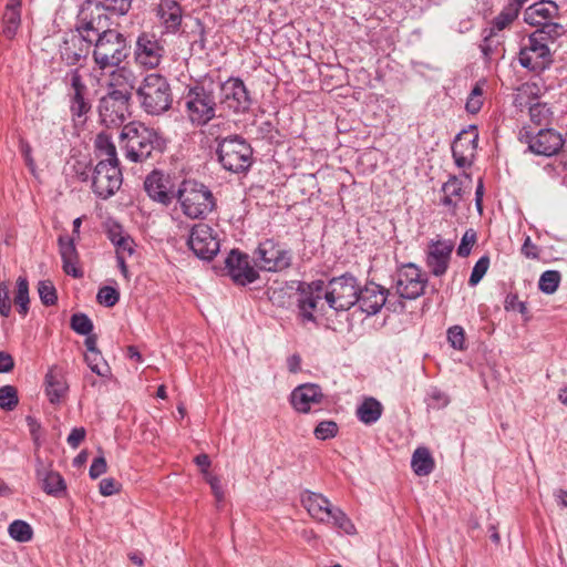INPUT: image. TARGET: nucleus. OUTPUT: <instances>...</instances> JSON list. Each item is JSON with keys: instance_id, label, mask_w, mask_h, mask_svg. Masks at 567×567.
<instances>
[{"instance_id": "obj_4", "label": "nucleus", "mask_w": 567, "mask_h": 567, "mask_svg": "<svg viewBox=\"0 0 567 567\" xmlns=\"http://www.w3.org/2000/svg\"><path fill=\"white\" fill-rule=\"evenodd\" d=\"M175 200L182 213L190 219H205L217 206L210 188L194 178H184L178 183Z\"/></svg>"}, {"instance_id": "obj_37", "label": "nucleus", "mask_w": 567, "mask_h": 567, "mask_svg": "<svg viewBox=\"0 0 567 567\" xmlns=\"http://www.w3.org/2000/svg\"><path fill=\"white\" fill-rule=\"evenodd\" d=\"M3 29L2 33L8 38L12 39L20 25L21 18H20V2L18 3H8L6 6V10L3 13Z\"/></svg>"}, {"instance_id": "obj_56", "label": "nucleus", "mask_w": 567, "mask_h": 567, "mask_svg": "<svg viewBox=\"0 0 567 567\" xmlns=\"http://www.w3.org/2000/svg\"><path fill=\"white\" fill-rule=\"evenodd\" d=\"M477 235L473 228L467 229L461 239V243L457 247L456 254L457 256L465 258L471 254V250L476 243Z\"/></svg>"}, {"instance_id": "obj_14", "label": "nucleus", "mask_w": 567, "mask_h": 567, "mask_svg": "<svg viewBox=\"0 0 567 567\" xmlns=\"http://www.w3.org/2000/svg\"><path fill=\"white\" fill-rule=\"evenodd\" d=\"M92 47V39L85 38L79 31L65 32L58 45L60 60L71 69L83 66Z\"/></svg>"}, {"instance_id": "obj_48", "label": "nucleus", "mask_w": 567, "mask_h": 567, "mask_svg": "<svg viewBox=\"0 0 567 567\" xmlns=\"http://www.w3.org/2000/svg\"><path fill=\"white\" fill-rule=\"evenodd\" d=\"M496 33L494 29H484L483 30V40L480 44L483 58L486 61H489L493 58L494 52L499 45V41L495 39Z\"/></svg>"}, {"instance_id": "obj_11", "label": "nucleus", "mask_w": 567, "mask_h": 567, "mask_svg": "<svg viewBox=\"0 0 567 567\" xmlns=\"http://www.w3.org/2000/svg\"><path fill=\"white\" fill-rule=\"evenodd\" d=\"M517 138L522 144L527 145L526 152L545 157L558 154L565 144L561 134L550 127H543L535 132L530 125H524Z\"/></svg>"}, {"instance_id": "obj_10", "label": "nucleus", "mask_w": 567, "mask_h": 567, "mask_svg": "<svg viewBox=\"0 0 567 567\" xmlns=\"http://www.w3.org/2000/svg\"><path fill=\"white\" fill-rule=\"evenodd\" d=\"M358 279L351 272L332 277L326 282L324 300L336 312L350 310L358 302Z\"/></svg>"}, {"instance_id": "obj_42", "label": "nucleus", "mask_w": 567, "mask_h": 567, "mask_svg": "<svg viewBox=\"0 0 567 567\" xmlns=\"http://www.w3.org/2000/svg\"><path fill=\"white\" fill-rule=\"evenodd\" d=\"M324 523L332 524L333 526L349 535L355 532V527L350 520V518L339 507L332 506L331 514H328L327 520H324Z\"/></svg>"}, {"instance_id": "obj_32", "label": "nucleus", "mask_w": 567, "mask_h": 567, "mask_svg": "<svg viewBox=\"0 0 567 567\" xmlns=\"http://www.w3.org/2000/svg\"><path fill=\"white\" fill-rule=\"evenodd\" d=\"M302 506L316 520L324 523L328 514H331L332 505L329 499L320 493L305 491L300 497Z\"/></svg>"}, {"instance_id": "obj_36", "label": "nucleus", "mask_w": 567, "mask_h": 567, "mask_svg": "<svg viewBox=\"0 0 567 567\" xmlns=\"http://www.w3.org/2000/svg\"><path fill=\"white\" fill-rule=\"evenodd\" d=\"M535 27H537V29L530 34L536 35L537 39L542 40L546 44L555 42L566 33L564 25L555 21L536 23Z\"/></svg>"}, {"instance_id": "obj_55", "label": "nucleus", "mask_w": 567, "mask_h": 567, "mask_svg": "<svg viewBox=\"0 0 567 567\" xmlns=\"http://www.w3.org/2000/svg\"><path fill=\"white\" fill-rule=\"evenodd\" d=\"M109 12L117 16H125L132 8L133 0H97Z\"/></svg>"}, {"instance_id": "obj_64", "label": "nucleus", "mask_w": 567, "mask_h": 567, "mask_svg": "<svg viewBox=\"0 0 567 567\" xmlns=\"http://www.w3.org/2000/svg\"><path fill=\"white\" fill-rule=\"evenodd\" d=\"M505 309L506 310H518L522 315L527 313V303L525 301H519L517 293H508L505 299Z\"/></svg>"}, {"instance_id": "obj_7", "label": "nucleus", "mask_w": 567, "mask_h": 567, "mask_svg": "<svg viewBox=\"0 0 567 567\" xmlns=\"http://www.w3.org/2000/svg\"><path fill=\"white\" fill-rule=\"evenodd\" d=\"M113 81L109 83L107 92L99 100L97 106L101 124L106 127H120L131 115V91L117 87Z\"/></svg>"}, {"instance_id": "obj_62", "label": "nucleus", "mask_w": 567, "mask_h": 567, "mask_svg": "<svg viewBox=\"0 0 567 567\" xmlns=\"http://www.w3.org/2000/svg\"><path fill=\"white\" fill-rule=\"evenodd\" d=\"M107 470L106 460L103 455L94 457L90 470L89 475L92 480H95L100 477L102 474H104Z\"/></svg>"}, {"instance_id": "obj_28", "label": "nucleus", "mask_w": 567, "mask_h": 567, "mask_svg": "<svg viewBox=\"0 0 567 567\" xmlns=\"http://www.w3.org/2000/svg\"><path fill=\"white\" fill-rule=\"evenodd\" d=\"M58 246L63 271L75 279L82 278L84 271L80 266V256L75 247L74 237L68 235L59 236Z\"/></svg>"}, {"instance_id": "obj_53", "label": "nucleus", "mask_w": 567, "mask_h": 567, "mask_svg": "<svg viewBox=\"0 0 567 567\" xmlns=\"http://www.w3.org/2000/svg\"><path fill=\"white\" fill-rule=\"evenodd\" d=\"M489 267V257L487 255L482 256L473 267L471 272L468 285L471 287L476 286L485 276Z\"/></svg>"}, {"instance_id": "obj_30", "label": "nucleus", "mask_w": 567, "mask_h": 567, "mask_svg": "<svg viewBox=\"0 0 567 567\" xmlns=\"http://www.w3.org/2000/svg\"><path fill=\"white\" fill-rule=\"evenodd\" d=\"M323 399L321 388L315 383L297 386L290 395L292 406L300 413H308L312 403H320Z\"/></svg>"}, {"instance_id": "obj_27", "label": "nucleus", "mask_w": 567, "mask_h": 567, "mask_svg": "<svg viewBox=\"0 0 567 567\" xmlns=\"http://www.w3.org/2000/svg\"><path fill=\"white\" fill-rule=\"evenodd\" d=\"M155 11L163 28L162 34H176L179 32L184 10L177 0H161Z\"/></svg>"}, {"instance_id": "obj_46", "label": "nucleus", "mask_w": 567, "mask_h": 567, "mask_svg": "<svg viewBox=\"0 0 567 567\" xmlns=\"http://www.w3.org/2000/svg\"><path fill=\"white\" fill-rule=\"evenodd\" d=\"M485 84V81L477 82L470 95L467 96L466 103H465V110L471 114H476L481 111L483 106V86Z\"/></svg>"}, {"instance_id": "obj_26", "label": "nucleus", "mask_w": 567, "mask_h": 567, "mask_svg": "<svg viewBox=\"0 0 567 567\" xmlns=\"http://www.w3.org/2000/svg\"><path fill=\"white\" fill-rule=\"evenodd\" d=\"M440 192L443 195L439 200V206L444 208L446 215L456 217L465 194L461 178L455 174H450L447 181L442 184Z\"/></svg>"}, {"instance_id": "obj_51", "label": "nucleus", "mask_w": 567, "mask_h": 567, "mask_svg": "<svg viewBox=\"0 0 567 567\" xmlns=\"http://www.w3.org/2000/svg\"><path fill=\"white\" fill-rule=\"evenodd\" d=\"M96 300L107 308L114 307L120 300V291L111 286H103L99 289Z\"/></svg>"}, {"instance_id": "obj_13", "label": "nucleus", "mask_w": 567, "mask_h": 567, "mask_svg": "<svg viewBox=\"0 0 567 567\" xmlns=\"http://www.w3.org/2000/svg\"><path fill=\"white\" fill-rule=\"evenodd\" d=\"M123 175L120 162L100 161L92 172V190L102 198L112 197L121 187Z\"/></svg>"}, {"instance_id": "obj_61", "label": "nucleus", "mask_w": 567, "mask_h": 567, "mask_svg": "<svg viewBox=\"0 0 567 567\" xmlns=\"http://www.w3.org/2000/svg\"><path fill=\"white\" fill-rule=\"evenodd\" d=\"M122 225L115 220H110L106 225V236L109 240L114 245L118 239L126 236Z\"/></svg>"}, {"instance_id": "obj_54", "label": "nucleus", "mask_w": 567, "mask_h": 567, "mask_svg": "<svg viewBox=\"0 0 567 567\" xmlns=\"http://www.w3.org/2000/svg\"><path fill=\"white\" fill-rule=\"evenodd\" d=\"M447 341L455 350H465V331L461 326H452L447 329Z\"/></svg>"}, {"instance_id": "obj_18", "label": "nucleus", "mask_w": 567, "mask_h": 567, "mask_svg": "<svg viewBox=\"0 0 567 567\" xmlns=\"http://www.w3.org/2000/svg\"><path fill=\"white\" fill-rule=\"evenodd\" d=\"M165 54V48L155 33L141 32L135 41L133 56L135 63L144 70L159 66Z\"/></svg>"}, {"instance_id": "obj_33", "label": "nucleus", "mask_w": 567, "mask_h": 567, "mask_svg": "<svg viewBox=\"0 0 567 567\" xmlns=\"http://www.w3.org/2000/svg\"><path fill=\"white\" fill-rule=\"evenodd\" d=\"M37 478L41 483L42 489L51 496L61 497L66 492V484L59 472L51 471L44 466L37 468Z\"/></svg>"}, {"instance_id": "obj_9", "label": "nucleus", "mask_w": 567, "mask_h": 567, "mask_svg": "<svg viewBox=\"0 0 567 567\" xmlns=\"http://www.w3.org/2000/svg\"><path fill=\"white\" fill-rule=\"evenodd\" d=\"M107 9L97 0H84L76 16L74 29L82 35L96 39L113 30Z\"/></svg>"}, {"instance_id": "obj_34", "label": "nucleus", "mask_w": 567, "mask_h": 567, "mask_svg": "<svg viewBox=\"0 0 567 567\" xmlns=\"http://www.w3.org/2000/svg\"><path fill=\"white\" fill-rule=\"evenodd\" d=\"M383 410V405L379 400L373 396H367L357 406L355 416L361 423L372 425L380 420Z\"/></svg>"}, {"instance_id": "obj_15", "label": "nucleus", "mask_w": 567, "mask_h": 567, "mask_svg": "<svg viewBox=\"0 0 567 567\" xmlns=\"http://www.w3.org/2000/svg\"><path fill=\"white\" fill-rule=\"evenodd\" d=\"M429 278L414 262L402 265L396 271L395 290L400 298L414 300L424 293Z\"/></svg>"}, {"instance_id": "obj_49", "label": "nucleus", "mask_w": 567, "mask_h": 567, "mask_svg": "<svg viewBox=\"0 0 567 567\" xmlns=\"http://www.w3.org/2000/svg\"><path fill=\"white\" fill-rule=\"evenodd\" d=\"M517 18L518 14L514 12L511 7L505 6L492 20V27L489 29H494V32L496 33V31H502L509 27Z\"/></svg>"}, {"instance_id": "obj_2", "label": "nucleus", "mask_w": 567, "mask_h": 567, "mask_svg": "<svg viewBox=\"0 0 567 567\" xmlns=\"http://www.w3.org/2000/svg\"><path fill=\"white\" fill-rule=\"evenodd\" d=\"M120 143L125 157L135 163L162 155L167 146L157 131L136 123L123 127Z\"/></svg>"}, {"instance_id": "obj_3", "label": "nucleus", "mask_w": 567, "mask_h": 567, "mask_svg": "<svg viewBox=\"0 0 567 567\" xmlns=\"http://www.w3.org/2000/svg\"><path fill=\"white\" fill-rule=\"evenodd\" d=\"M92 58L95 65L105 71L115 69L111 72V80H116L126 72L125 68L120 65L131 55V42L125 34L113 29L104 35L92 40Z\"/></svg>"}, {"instance_id": "obj_20", "label": "nucleus", "mask_w": 567, "mask_h": 567, "mask_svg": "<svg viewBox=\"0 0 567 567\" xmlns=\"http://www.w3.org/2000/svg\"><path fill=\"white\" fill-rule=\"evenodd\" d=\"M255 255L261 261V269L270 272L284 271L292 265L291 249L284 248L272 238L261 241Z\"/></svg>"}, {"instance_id": "obj_60", "label": "nucleus", "mask_w": 567, "mask_h": 567, "mask_svg": "<svg viewBox=\"0 0 567 567\" xmlns=\"http://www.w3.org/2000/svg\"><path fill=\"white\" fill-rule=\"evenodd\" d=\"M120 483L113 477L103 478L99 484V491L103 496H111L120 492Z\"/></svg>"}, {"instance_id": "obj_41", "label": "nucleus", "mask_w": 567, "mask_h": 567, "mask_svg": "<svg viewBox=\"0 0 567 567\" xmlns=\"http://www.w3.org/2000/svg\"><path fill=\"white\" fill-rule=\"evenodd\" d=\"M9 536L19 543H28L33 538V528L31 525L22 519H16L10 523L8 527Z\"/></svg>"}, {"instance_id": "obj_45", "label": "nucleus", "mask_w": 567, "mask_h": 567, "mask_svg": "<svg viewBox=\"0 0 567 567\" xmlns=\"http://www.w3.org/2000/svg\"><path fill=\"white\" fill-rule=\"evenodd\" d=\"M19 404L18 390L13 385H3L0 388V409L3 411H13Z\"/></svg>"}, {"instance_id": "obj_25", "label": "nucleus", "mask_w": 567, "mask_h": 567, "mask_svg": "<svg viewBox=\"0 0 567 567\" xmlns=\"http://www.w3.org/2000/svg\"><path fill=\"white\" fill-rule=\"evenodd\" d=\"M388 296L389 289L373 281H368L364 287H359L357 305L367 316H374L386 305Z\"/></svg>"}, {"instance_id": "obj_52", "label": "nucleus", "mask_w": 567, "mask_h": 567, "mask_svg": "<svg viewBox=\"0 0 567 567\" xmlns=\"http://www.w3.org/2000/svg\"><path fill=\"white\" fill-rule=\"evenodd\" d=\"M339 433V426L334 421H322L320 422L315 431L313 434L317 440L326 441L333 439Z\"/></svg>"}, {"instance_id": "obj_40", "label": "nucleus", "mask_w": 567, "mask_h": 567, "mask_svg": "<svg viewBox=\"0 0 567 567\" xmlns=\"http://www.w3.org/2000/svg\"><path fill=\"white\" fill-rule=\"evenodd\" d=\"M14 303L17 306L18 312L25 317L29 312V282L25 277H18L17 279V291L14 296Z\"/></svg>"}, {"instance_id": "obj_19", "label": "nucleus", "mask_w": 567, "mask_h": 567, "mask_svg": "<svg viewBox=\"0 0 567 567\" xmlns=\"http://www.w3.org/2000/svg\"><path fill=\"white\" fill-rule=\"evenodd\" d=\"M518 61L524 69L539 73L551 65L553 56L548 44L529 34L526 43L520 47Z\"/></svg>"}, {"instance_id": "obj_58", "label": "nucleus", "mask_w": 567, "mask_h": 567, "mask_svg": "<svg viewBox=\"0 0 567 567\" xmlns=\"http://www.w3.org/2000/svg\"><path fill=\"white\" fill-rule=\"evenodd\" d=\"M11 313V299L9 286L6 281L0 282V315L8 318Z\"/></svg>"}, {"instance_id": "obj_8", "label": "nucleus", "mask_w": 567, "mask_h": 567, "mask_svg": "<svg viewBox=\"0 0 567 567\" xmlns=\"http://www.w3.org/2000/svg\"><path fill=\"white\" fill-rule=\"evenodd\" d=\"M62 82L66 87V99L72 121L84 123L92 111V101L90 89L79 68L66 71Z\"/></svg>"}, {"instance_id": "obj_63", "label": "nucleus", "mask_w": 567, "mask_h": 567, "mask_svg": "<svg viewBox=\"0 0 567 567\" xmlns=\"http://www.w3.org/2000/svg\"><path fill=\"white\" fill-rule=\"evenodd\" d=\"M258 132L262 138L267 140L270 143H274L277 140V136L279 135L278 130L270 121L262 122L258 127Z\"/></svg>"}, {"instance_id": "obj_38", "label": "nucleus", "mask_w": 567, "mask_h": 567, "mask_svg": "<svg viewBox=\"0 0 567 567\" xmlns=\"http://www.w3.org/2000/svg\"><path fill=\"white\" fill-rule=\"evenodd\" d=\"M528 115L530 122L536 126L547 127L551 124L554 112L545 102L529 104Z\"/></svg>"}, {"instance_id": "obj_50", "label": "nucleus", "mask_w": 567, "mask_h": 567, "mask_svg": "<svg viewBox=\"0 0 567 567\" xmlns=\"http://www.w3.org/2000/svg\"><path fill=\"white\" fill-rule=\"evenodd\" d=\"M70 326L73 331L81 336H89L93 331L92 320L82 312L72 315Z\"/></svg>"}, {"instance_id": "obj_21", "label": "nucleus", "mask_w": 567, "mask_h": 567, "mask_svg": "<svg viewBox=\"0 0 567 567\" xmlns=\"http://www.w3.org/2000/svg\"><path fill=\"white\" fill-rule=\"evenodd\" d=\"M478 144V128L471 124L463 128L452 143V157L458 168H468L473 165Z\"/></svg>"}, {"instance_id": "obj_35", "label": "nucleus", "mask_w": 567, "mask_h": 567, "mask_svg": "<svg viewBox=\"0 0 567 567\" xmlns=\"http://www.w3.org/2000/svg\"><path fill=\"white\" fill-rule=\"evenodd\" d=\"M411 467L417 476H427L433 472L435 462L427 447L421 446L413 452Z\"/></svg>"}, {"instance_id": "obj_1", "label": "nucleus", "mask_w": 567, "mask_h": 567, "mask_svg": "<svg viewBox=\"0 0 567 567\" xmlns=\"http://www.w3.org/2000/svg\"><path fill=\"white\" fill-rule=\"evenodd\" d=\"M188 121L205 126L217 115L219 105L218 83L204 78L188 84L182 96Z\"/></svg>"}, {"instance_id": "obj_5", "label": "nucleus", "mask_w": 567, "mask_h": 567, "mask_svg": "<svg viewBox=\"0 0 567 567\" xmlns=\"http://www.w3.org/2000/svg\"><path fill=\"white\" fill-rule=\"evenodd\" d=\"M216 156L221 167L234 174L249 171L254 163V150L240 135L217 137Z\"/></svg>"}, {"instance_id": "obj_31", "label": "nucleus", "mask_w": 567, "mask_h": 567, "mask_svg": "<svg viewBox=\"0 0 567 567\" xmlns=\"http://www.w3.org/2000/svg\"><path fill=\"white\" fill-rule=\"evenodd\" d=\"M45 395L51 404H60L69 391L65 377L58 367L49 369L44 377Z\"/></svg>"}, {"instance_id": "obj_6", "label": "nucleus", "mask_w": 567, "mask_h": 567, "mask_svg": "<svg viewBox=\"0 0 567 567\" xmlns=\"http://www.w3.org/2000/svg\"><path fill=\"white\" fill-rule=\"evenodd\" d=\"M136 94L147 114L159 115L168 111L173 103L169 82L159 73L147 74Z\"/></svg>"}, {"instance_id": "obj_44", "label": "nucleus", "mask_w": 567, "mask_h": 567, "mask_svg": "<svg viewBox=\"0 0 567 567\" xmlns=\"http://www.w3.org/2000/svg\"><path fill=\"white\" fill-rule=\"evenodd\" d=\"M84 360L90 370L99 377L109 378L111 375V368L102 353L85 354Z\"/></svg>"}, {"instance_id": "obj_39", "label": "nucleus", "mask_w": 567, "mask_h": 567, "mask_svg": "<svg viewBox=\"0 0 567 567\" xmlns=\"http://www.w3.org/2000/svg\"><path fill=\"white\" fill-rule=\"evenodd\" d=\"M94 145L99 156H105L102 161H111L113 163L120 162L116 154V147L107 133H99L95 137Z\"/></svg>"}, {"instance_id": "obj_29", "label": "nucleus", "mask_w": 567, "mask_h": 567, "mask_svg": "<svg viewBox=\"0 0 567 567\" xmlns=\"http://www.w3.org/2000/svg\"><path fill=\"white\" fill-rule=\"evenodd\" d=\"M560 16L558 0H538L530 4L524 12V20L529 25L550 22Z\"/></svg>"}, {"instance_id": "obj_17", "label": "nucleus", "mask_w": 567, "mask_h": 567, "mask_svg": "<svg viewBox=\"0 0 567 567\" xmlns=\"http://www.w3.org/2000/svg\"><path fill=\"white\" fill-rule=\"evenodd\" d=\"M219 104H225L235 114L247 113L252 99L250 92L240 78L230 76L218 84Z\"/></svg>"}, {"instance_id": "obj_22", "label": "nucleus", "mask_w": 567, "mask_h": 567, "mask_svg": "<svg viewBox=\"0 0 567 567\" xmlns=\"http://www.w3.org/2000/svg\"><path fill=\"white\" fill-rule=\"evenodd\" d=\"M187 245L195 256L203 260H212L219 251V239L216 233L204 223L192 227Z\"/></svg>"}, {"instance_id": "obj_24", "label": "nucleus", "mask_w": 567, "mask_h": 567, "mask_svg": "<svg viewBox=\"0 0 567 567\" xmlns=\"http://www.w3.org/2000/svg\"><path fill=\"white\" fill-rule=\"evenodd\" d=\"M453 250L454 243L452 240L432 239L429 243L425 265L433 276L442 277L446 274Z\"/></svg>"}, {"instance_id": "obj_47", "label": "nucleus", "mask_w": 567, "mask_h": 567, "mask_svg": "<svg viewBox=\"0 0 567 567\" xmlns=\"http://www.w3.org/2000/svg\"><path fill=\"white\" fill-rule=\"evenodd\" d=\"M38 293L45 307L54 306L58 302V292L53 282L49 279L38 282Z\"/></svg>"}, {"instance_id": "obj_23", "label": "nucleus", "mask_w": 567, "mask_h": 567, "mask_svg": "<svg viewBox=\"0 0 567 567\" xmlns=\"http://www.w3.org/2000/svg\"><path fill=\"white\" fill-rule=\"evenodd\" d=\"M226 275L237 286H247L259 279L258 270L250 264V258L239 249H231L225 259Z\"/></svg>"}, {"instance_id": "obj_59", "label": "nucleus", "mask_w": 567, "mask_h": 567, "mask_svg": "<svg viewBox=\"0 0 567 567\" xmlns=\"http://www.w3.org/2000/svg\"><path fill=\"white\" fill-rule=\"evenodd\" d=\"M114 246L116 248V256H124V254L132 256L135 252L134 239L128 234L118 239Z\"/></svg>"}, {"instance_id": "obj_57", "label": "nucleus", "mask_w": 567, "mask_h": 567, "mask_svg": "<svg viewBox=\"0 0 567 567\" xmlns=\"http://www.w3.org/2000/svg\"><path fill=\"white\" fill-rule=\"evenodd\" d=\"M450 403L449 396L439 389H432L427 398V406L430 409L440 410Z\"/></svg>"}, {"instance_id": "obj_12", "label": "nucleus", "mask_w": 567, "mask_h": 567, "mask_svg": "<svg viewBox=\"0 0 567 567\" xmlns=\"http://www.w3.org/2000/svg\"><path fill=\"white\" fill-rule=\"evenodd\" d=\"M144 190L153 202L168 207L177 196V177L175 174L154 168L144 179Z\"/></svg>"}, {"instance_id": "obj_43", "label": "nucleus", "mask_w": 567, "mask_h": 567, "mask_svg": "<svg viewBox=\"0 0 567 567\" xmlns=\"http://www.w3.org/2000/svg\"><path fill=\"white\" fill-rule=\"evenodd\" d=\"M561 275L558 270H546L544 271L538 280V289L546 293H554L560 284Z\"/></svg>"}, {"instance_id": "obj_16", "label": "nucleus", "mask_w": 567, "mask_h": 567, "mask_svg": "<svg viewBox=\"0 0 567 567\" xmlns=\"http://www.w3.org/2000/svg\"><path fill=\"white\" fill-rule=\"evenodd\" d=\"M296 291L298 295V317L302 322L317 323L313 312L318 308L319 302L324 299L326 281L322 279L310 282L299 281Z\"/></svg>"}]
</instances>
